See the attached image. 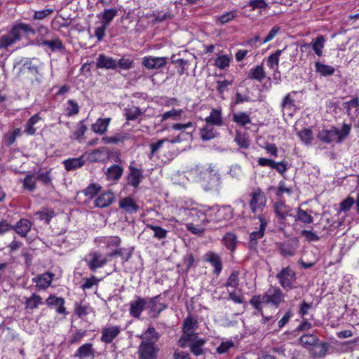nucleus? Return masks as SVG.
Here are the masks:
<instances>
[{"mask_svg": "<svg viewBox=\"0 0 359 359\" xmlns=\"http://www.w3.org/2000/svg\"><path fill=\"white\" fill-rule=\"evenodd\" d=\"M161 334L154 327H149L140 336L142 339L137 350L138 359H156L158 356L159 347L157 341Z\"/></svg>", "mask_w": 359, "mask_h": 359, "instance_id": "1", "label": "nucleus"}, {"mask_svg": "<svg viewBox=\"0 0 359 359\" xmlns=\"http://www.w3.org/2000/svg\"><path fill=\"white\" fill-rule=\"evenodd\" d=\"M223 242L227 249L233 252L237 244V237L234 233H226L223 237Z\"/></svg>", "mask_w": 359, "mask_h": 359, "instance_id": "45", "label": "nucleus"}, {"mask_svg": "<svg viewBox=\"0 0 359 359\" xmlns=\"http://www.w3.org/2000/svg\"><path fill=\"white\" fill-rule=\"evenodd\" d=\"M266 203V198L261 189L257 188L251 193L250 207L253 213H255L257 210H262Z\"/></svg>", "mask_w": 359, "mask_h": 359, "instance_id": "7", "label": "nucleus"}, {"mask_svg": "<svg viewBox=\"0 0 359 359\" xmlns=\"http://www.w3.org/2000/svg\"><path fill=\"white\" fill-rule=\"evenodd\" d=\"M205 344L204 339L200 338L198 335H189L186 338H180L178 345L182 348H190L191 352L196 356L204 354L203 346Z\"/></svg>", "mask_w": 359, "mask_h": 359, "instance_id": "4", "label": "nucleus"}, {"mask_svg": "<svg viewBox=\"0 0 359 359\" xmlns=\"http://www.w3.org/2000/svg\"><path fill=\"white\" fill-rule=\"evenodd\" d=\"M119 326H110L104 327L102 330L101 341L105 344H110L120 334Z\"/></svg>", "mask_w": 359, "mask_h": 359, "instance_id": "18", "label": "nucleus"}, {"mask_svg": "<svg viewBox=\"0 0 359 359\" xmlns=\"http://www.w3.org/2000/svg\"><path fill=\"white\" fill-rule=\"evenodd\" d=\"M91 259L88 261V266L90 271H95L97 269L105 265L108 260L99 252H93L89 254Z\"/></svg>", "mask_w": 359, "mask_h": 359, "instance_id": "13", "label": "nucleus"}, {"mask_svg": "<svg viewBox=\"0 0 359 359\" xmlns=\"http://www.w3.org/2000/svg\"><path fill=\"white\" fill-rule=\"evenodd\" d=\"M316 71L322 76H329L333 75L335 72V69L330 65L323 64L320 62L315 63Z\"/></svg>", "mask_w": 359, "mask_h": 359, "instance_id": "34", "label": "nucleus"}, {"mask_svg": "<svg viewBox=\"0 0 359 359\" xmlns=\"http://www.w3.org/2000/svg\"><path fill=\"white\" fill-rule=\"evenodd\" d=\"M127 138V134L116 133L111 137H103L102 138V142L104 144H118L119 142H123Z\"/></svg>", "mask_w": 359, "mask_h": 359, "instance_id": "48", "label": "nucleus"}, {"mask_svg": "<svg viewBox=\"0 0 359 359\" xmlns=\"http://www.w3.org/2000/svg\"><path fill=\"white\" fill-rule=\"evenodd\" d=\"M46 303L49 306H57V312L65 313V308L64 306L65 300L62 297H57L55 295H50L46 299Z\"/></svg>", "mask_w": 359, "mask_h": 359, "instance_id": "31", "label": "nucleus"}, {"mask_svg": "<svg viewBox=\"0 0 359 359\" xmlns=\"http://www.w3.org/2000/svg\"><path fill=\"white\" fill-rule=\"evenodd\" d=\"M125 116L128 121H134L143 114L140 108L138 107H133L131 108L125 109Z\"/></svg>", "mask_w": 359, "mask_h": 359, "instance_id": "51", "label": "nucleus"}, {"mask_svg": "<svg viewBox=\"0 0 359 359\" xmlns=\"http://www.w3.org/2000/svg\"><path fill=\"white\" fill-rule=\"evenodd\" d=\"M200 178L206 183V189H212L219 185L220 175L212 165L200 171Z\"/></svg>", "mask_w": 359, "mask_h": 359, "instance_id": "5", "label": "nucleus"}, {"mask_svg": "<svg viewBox=\"0 0 359 359\" xmlns=\"http://www.w3.org/2000/svg\"><path fill=\"white\" fill-rule=\"evenodd\" d=\"M32 227V222L27 219H20L13 227L15 231L21 236L25 237L27 233L30 231Z\"/></svg>", "mask_w": 359, "mask_h": 359, "instance_id": "23", "label": "nucleus"}, {"mask_svg": "<svg viewBox=\"0 0 359 359\" xmlns=\"http://www.w3.org/2000/svg\"><path fill=\"white\" fill-rule=\"evenodd\" d=\"M128 169L129 172L127 176L128 184L137 188L144 178L142 170L134 167L132 163L129 165Z\"/></svg>", "mask_w": 359, "mask_h": 359, "instance_id": "12", "label": "nucleus"}, {"mask_svg": "<svg viewBox=\"0 0 359 359\" xmlns=\"http://www.w3.org/2000/svg\"><path fill=\"white\" fill-rule=\"evenodd\" d=\"M69 106L67 108V115L72 116L76 115L79 111V107L78 104L73 100H69L67 101Z\"/></svg>", "mask_w": 359, "mask_h": 359, "instance_id": "62", "label": "nucleus"}, {"mask_svg": "<svg viewBox=\"0 0 359 359\" xmlns=\"http://www.w3.org/2000/svg\"><path fill=\"white\" fill-rule=\"evenodd\" d=\"M117 13L118 11L116 8L105 9L99 15V17L101 18L102 20L101 24L108 27Z\"/></svg>", "mask_w": 359, "mask_h": 359, "instance_id": "36", "label": "nucleus"}, {"mask_svg": "<svg viewBox=\"0 0 359 359\" xmlns=\"http://www.w3.org/2000/svg\"><path fill=\"white\" fill-rule=\"evenodd\" d=\"M235 142L238 145L244 149H247L250 146L249 140L244 137L240 132L237 131L235 137Z\"/></svg>", "mask_w": 359, "mask_h": 359, "instance_id": "63", "label": "nucleus"}, {"mask_svg": "<svg viewBox=\"0 0 359 359\" xmlns=\"http://www.w3.org/2000/svg\"><path fill=\"white\" fill-rule=\"evenodd\" d=\"M298 136L306 144H311L313 140V133L311 129L304 128L298 133Z\"/></svg>", "mask_w": 359, "mask_h": 359, "instance_id": "58", "label": "nucleus"}, {"mask_svg": "<svg viewBox=\"0 0 359 359\" xmlns=\"http://www.w3.org/2000/svg\"><path fill=\"white\" fill-rule=\"evenodd\" d=\"M258 219L260 222L259 229L257 231H253L250 235L249 246L250 248H254L257 245V241L262 238L264 235V231L266 226V222L262 216L259 215Z\"/></svg>", "mask_w": 359, "mask_h": 359, "instance_id": "17", "label": "nucleus"}, {"mask_svg": "<svg viewBox=\"0 0 359 359\" xmlns=\"http://www.w3.org/2000/svg\"><path fill=\"white\" fill-rule=\"evenodd\" d=\"M325 42V39L323 35H319L315 40L312 41V48L318 56L323 55V48H324Z\"/></svg>", "mask_w": 359, "mask_h": 359, "instance_id": "46", "label": "nucleus"}, {"mask_svg": "<svg viewBox=\"0 0 359 359\" xmlns=\"http://www.w3.org/2000/svg\"><path fill=\"white\" fill-rule=\"evenodd\" d=\"M123 169L118 165H113L107 169L106 173L107 178L111 180H118L123 175Z\"/></svg>", "mask_w": 359, "mask_h": 359, "instance_id": "41", "label": "nucleus"}, {"mask_svg": "<svg viewBox=\"0 0 359 359\" xmlns=\"http://www.w3.org/2000/svg\"><path fill=\"white\" fill-rule=\"evenodd\" d=\"M161 294H158L149 299L147 304V307L148 309H149L150 311H155L158 309H161V311H163L168 308L167 304L161 303L159 302Z\"/></svg>", "mask_w": 359, "mask_h": 359, "instance_id": "35", "label": "nucleus"}, {"mask_svg": "<svg viewBox=\"0 0 359 359\" xmlns=\"http://www.w3.org/2000/svg\"><path fill=\"white\" fill-rule=\"evenodd\" d=\"M89 309L90 306L88 305H83L81 302L80 303H76L74 312L79 318H82L88 313Z\"/></svg>", "mask_w": 359, "mask_h": 359, "instance_id": "60", "label": "nucleus"}, {"mask_svg": "<svg viewBox=\"0 0 359 359\" xmlns=\"http://www.w3.org/2000/svg\"><path fill=\"white\" fill-rule=\"evenodd\" d=\"M208 210V224L213 223L219 224L225 220L224 217V211L218 208V206H212L207 208Z\"/></svg>", "mask_w": 359, "mask_h": 359, "instance_id": "16", "label": "nucleus"}, {"mask_svg": "<svg viewBox=\"0 0 359 359\" xmlns=\"http://www.w3.org/2000/svg\"><path fill=\"white\" fill-rule=\"evenodd\" d=\"M168 60L167 57L147 56L142 58V65L149 70L158 69L165 67Z\"/></svg>", "mask_w": 359, "mask_h": 359, "instance_id": "8", "label": "nucleus"}, {"mask_svg": "<svg viewBox=\"0 0 359 359\" xmlns=\"http://www.w3.org/2000/svg\"><path fill=\"white\" fill-rule=\"evenodd\" d=\"M11 29L15 38L19 41L21 39L22 35L28 37L29 35H34L36 34L35 29L30 25L22 22L15 24Z\"/></svg>", "mask_w": 359, "mask_h": 359, "instance_id": "11", "label": "nucleus"}, {"mask_svg": "<svg viewBox=\"0 0 359 359\" xmlns=\"http://www.w3.org/2000/svg\"><path fill=\"white\" fill-rule=\"evenodd\" d=\"M39 46H46L53 52L65 49V46H64L62 41L59 38H56L53 40H50V41L43 40L39 43Z\"/></svg>", "mask_w": 359, "mask_h": 359, "instance_id": "38", "label": "nucleus"}, {"mask_svg": "<svg viewBox=\"0 0 359 359\" xmlns=\"http://www.w3.org/2000/svg\"><path fill=\"white\" fill-rule=\"evenodd\" d=\"M296 220H299L305 224H311L313 222V218L310 214H308L306 211L298 208Z\"/></svg>", "mask_w": 359, "mask_h": 359, "instance_id": "54", "label": "nucleus"}, {"mask_svg": "<svg viewBox=\"0 0 359 359\" xmlns=\"http://www.w3.org/2000/svg\"><path fill=\"white\" fill-rule=\"evenodd\" d=\"M53 280V274L51 273H45L33 279L34 282L36 283V286L40 288L48 287Z\"/></svg>", "mask_w": 359, "mask_h": 359, "instance_id": "29", "label": "nucleus"}, {"mask_svg": "<svg viewBox=\"0 0 359 359\" xmlns=\"http://www.w3.org/2000/svg\"><path fill=\"white\" fill-rule=\"evenodd\" d=\"M200 135L203 141H208L216 137L217 132L212 125L206 123V125L201 129Z\"/></svg>", "mask_w": 359, "mask_h": 359, "instance_id": "32", "label": "nucleus"}, {"mask_svg": "<svg viewBox=\"0 0 359 359\" xmlns=\"http://www.w3.org/2000/svg\"><path fill=\"white\" fill-rule=\"evenodd\" d=\"M283 50H276L275 53L271 54L267 60V65L270 69H277L278 67L279 57Z\"/></svg>", "mask_w": 359, "mask_h": 359, "instance_id": "49", "label": "nucleus"}, {"mask_svg": "<svg viewBox=\"0 0 359 359\" xmlns=\"http://www.w3.org/2000/svg\"><path fill=\"white\" fill-rule=\"evenodd\" d=\"M329 347L330 344L327 342H322L319 341L318 344L310 350V352L314 357L324 358L327 352Z\"/></svg>", "mask_w": 359, "mask_h": 359, "instance_id": "27", "label": "nucleus"}, {"mask_svg": "<svg viewBox=\"0 0 359 359\" xmlns=\"http://www.w3.org/2000/svg\"><path fill=\"white\" fill-rule=\"evenodd\" d=\"M18 41L19 40L15 38L14 34H13V30L11 29L8 34L3 35L0 38V48H6Z\"/></svg>", "mask_w": 359, "mask_h": 359, "instance_id": "40", "label": "nucleus"}, {"mask_svg": "<svg viewBox=\"0 0 359 359\" xmlns=\"http://www.w3.org/2000/svg\"><path fill=\"white\" fill-rule=\"evenodd\" d=\"M114 200V194L108 191L98 196L94 201L95 207L104 208L110 205Z\"/></svg>", "mask_w": 359, "mask_h": 359, "instance_id": "21", "label": "nucleus"}, {"mask_svg": "<svg viewBox=\"0 0 359 359\" xmlns=\"http://www.w3.org/2000/svg\"><path fill=\"white\" fill-rule=\"evenodd\" d=\"M91 161L95 162L98 161H104V160L109 158V149L105 147H100L97 149H95L90 154Z\"/></svg>", "mask_w": 359, "mask_h": 359, "instance_id": "24", "label": "nucleus"}, {"mask_svg": "<svg viewBox=\"0 0 359 359\" xmlns=\"http://www.w3.org/2000/svg\"><path fill=\"white\" fill-rule=\"evenodd\" d=\"M298 248V240L297 238H291L285 242L278 244L280 253L284 257H292L295 255Z\"/></svg>", "mask_w": 359, "mask_h": 359, "instance_id": "9", "label": "nucleus"}, {"mask_svg": "<svg viewBox=\"0 0 359 359\" xmlns=\"http://www.w3.org/2000/svg\"><path fill=\"white\" fill-rule=\"evenodd\" d=\"M203 261L210 263L214 268L213 273L218 276L222 270V262L220 256L212 251H208L203 256Z\"/></svg>", "mask_w": 359, "mask_h": 359, "instance_id": "10", "label": "nucleus"}, {"mask_svg": "<svg viewBox=\"0 0 359 359\" xmlns=\"http://www.w3.org/2000/svg\"><path fill=\"white\" fill-rule=\"evenodd\" d=\"M36 178L34 172H29L23 180V188L28 191H33L36 189Z\"/></svg>", "mask_w": 359, "mask_h": 359, "instance_id": "43", "label": "nucleus"}, {"mask_svg": "<svg viewBox=\"0 0 359 359\" xmlns=\"http://www.w3.org/2000/svg\"><path fill=\"white\" fill-rule=\"evenodd\" d=\"M41 117L38 114H34L31 116L27 121L25 126V133L29 135H33L36 133V128H34V125L41 120Z\"/></svg>", "mask_w": 359, "mask_h": 359, "instance_id": "42", "label": "nucleus"}, {"mask_svg": "<svg viewBox=\"0 0 359 359\" xmlns=\"http://www.w3.org/2000/svg\"><path fill=\"white\" fill-rule=\"evenodd\" d=\"M248 77L259 82L262 81L266 77V74L262 65H258L255 68L251 69L248 73Z\"/></svg>", "mask_w": 359, "mask_h": 359, "instance_id": "39", "label": "nucleus"}, {"mask_svg": "<svg viewBox=\"0 0 359 359\" xmlns=\"http://www.w3.org/2000/svg\"><path fill=\"white\" fill-rule=\"evenodd\" d=\"M276 278L285 290H290L294 288L292 284L296 280V273L290 266L283 268L276 275Z\"/></svg>", "mask_w": 359, "mask_h": 359, "instance_id": "6", "label": "nucleus"}, {"mask_svg": "<svg viewBox=\"0 0 359 359\" xmlns=\"http://www.w3.org/2000/svg\"><path fill=\"white\" fill-rule=\"evenodd\" d=\"M191 217L193 218V221L197 223L196 226L199 224L205 225L208 224V210L207 208L205 210H194L190 213Z\"/></svg>", "mask_w": 359, "mask_h": 359, "instance_id": "25", "label": "nucleus"}, {"mask_svg": "<svg viewBox=\"0 0 359 359\" xmlns=\"http://www.w3.org/2000/svg\"><path fill=\"white\" fill-rule=\"evenodd\" d=\"M50 172V170L46 172H34L36 180L41 182L45 185L50 184L51 183Z\"/></svg>", "mask_w": 359, "mask_h": 359, "instance_id": "61", "label": "nucleus"}, {"mask_svg": "<svg viewBox=\"0 0 359 359\" xmlns=\"http://www.w3.org/2000/svg\"><path fill=\"white\" fill-rule=\"evenodd\" d=\"M273 209L276 216L283 222L286 219L287 217L292 216V208L287 205L283 201H278L273 205Z\"/></svg>", "mask_w": 359, "mask_h": 359, "instance_id": "15", "label": "nucleus"}, {"mask_svg": "<svg viewBox=\"0 0 359 359\" xmlns=\"http://www.w3.org/2000/svg\"><path fill=\"white\" fill-rule=\"evenodd\" d=\"M299 342L305 347L312 346L314 347L320 341L319 338L313 334H304L299 339Z\"/></svg>", "mask_w": 359, "mask_h": 359, "instance_id": "47", "label": "nucleus"}, {"mask_svg": "<svg viewBox=\"0 0 359 359\" xmlns=\"http://www.w3.org/2000/svg\"><path fill=\"white\" fill-rule=\"evenodd\" d=\"M119 208L130 214L136 213L139 209V206L134 199L130 196L125 197L119 201Z\"/></svg>", "mask_w": 359, "mask_h": 359, "instance_id": "22", "label": "nucleus"}, {"mask_svg": "<svg viewBox=\"0 0 359 359\" xmlns=\"http://www.w3.org/2000/svg\"><path fill=\"white\" fill-rule=\"evenodd\" d=\"M206 123L221 126L223 124L221 110L212 109L209 116L205 119Z\"/></svg>", "mask_w": 359, "mask_h": 359, "instance_id": "28", "label": "nucleus"}, {"mask_svg": "<svg viewBox=\"0 0 359 359\" xmlns=\"http://www.w3.org/2000/svg\"><path fill=\"white\" fill-rule=\"evenodd\" d=\"M21 130L20 128L15 129L12 133H8L5 136V142L7 146H11L16 140V137L20 135Z\"/></svg>", "mask_w": 359, "mask_h": 359, "instance_id": "64", "label": "nucleus"}, {"mask_svg": "<svg viewBox=\"0 0 359 359\" xmlns=\"http://www.w3.org/2000/svg\"><path fill=\"white\" fill-rule=\"evenodd\" d=\"M197 320L191 316H188L184 320L183 323V334L180 338H186L187 336L189 335H198L197 333H195L194 330L197 328Z\"/></svg>", "mask_w": 359, "mask_h": 359, "instance_id": "20", "label": "nucleus"}, {"mask_svg": "<svg viewBox=\"0 0 359 359\" xmlns=\"http://www.w3.org/2000/svg\"><path fill=\"white\" fill-rule=\"evenodd\" d=\"M90 355L94 357L93 344L90 343H86L80 346L74 354V357L79 358H85Z\"/></svg>", "mask_w": 359, "mask_h": 359, "instance_id": "30", "label": "nucleus"}, {"mask_svg": "<svg viewBox=\"0 0 359 359\" xmlns=\"http://www.w3.org/2000/svg\"><path fill=\"white\" fill-rule=\"evenodd\" d=\"M284 302V294L278 287H271L262 295H254L250 304L257 311V313L263 316L262 304L271 305L277 309Z\"/></svg>", "mask_w": 359, "mask_h": 359, "instance_id": "2", "label": "nucleus"}, {"mask_svg": "<svg viewBox=\"0 0 359 359\" xmlns=\"http://www.w3.org/2000/svg\"><path fill=\"white\" fill-rule=\"evenodd\" d=\"M239 271H233L228 278L225 286L236 288L239 284Z\"/></svg>", "mask_w": 359, "mask_h": 359, "instance_id": "57", "label": "nucleus"}, {"mask_svg": "<svg viewBox=\"0 0 359 359\" xmlns=\"http://www.w3.org/2000/svg\"><path fill=\"white\" fill-rule=\"evenodd\" d=\"M146 305L147 301L145 299L137 297L135 301L130 303V315L133 318H139Z\"/></svg>", "mask_w": 359, "mask_h": 359, "instance_id": "14", "label": "nucleus"}, {"mask_svg": "<svg viewBox=\"0 0 359 359\" xmlns=\"http://www.w3.org/2000/svg\"><path fill=\"white\" fill-rule=\"evenodd\" d=\"M351 126L350 124L344 123L341 130L332 126L330 129H323L320 130L317 137L323 142L331 143L336 142L341 143L350 134Z\"/></svg>", "mask_w": 359, "mask_h": 359, "instance_id": "3", "label": "nucleus"}, {"mask_svg": "<svg viewBox=\"0 0 359 359\" xmlns=\"http://www.w3.org/2000/svg\"><path fill=\"white\" fill-rule=\"evenodd\" d=\"M85 163V160L82 158H69L63 161V164L67 170H74L82 167Z\"/></svg>", "mask_w": 359, "mask_h": 359, "instance_id": "33", "label": "nucleus"}, {"mask_svg": "<svg viewBox=\"0 0 359 359\" xmlns=\"http://www.w3.org/2000/svg\"><path fill=\"white\" fill-rule=\"evenodd\" d=\"M232 120L233 122L236 123L237 124L241 126H245L246 124L250 123L251 122L249 115H248L245 112L233 114Z\"/></svg>", "mask_w": 359, "mask_h": 359, "instance_id": "52", "label": "nucleus"}, {"mask_svg": "<svg viewBox=\"0 0 359 359\" xmlns=\"http://www.w3.org/2000/svg\"><path fill=\"white\" fill-rule=\"evenodd\" d=\"M110 121V118H100L91 126V129L94 133L102 135L107 131Z\"/></svg>", "mask_w": 359, "mask_h": 359, "instance_id": "26", "label": "nucleus"}, {"mask_svg": "<svg viewBox=\"0 0 359 359\" xmlns=\"http://www.w3.org/2000/svg\"><path fill=\"white\" fill-rule=\"evenodd\" d=\"M146 227L154 231V237L158 240H162L167 237L168 231L160 226L147 224Z\"/></svg>", "mask_w": 359, "mask_h": 359, "instance_id": "44", "label": "nucleus"}, {"mask_svg": "<svg viewBox=\"0 0 359 359\" xmlns=\"http://www.w3.org/2000/svg\"><path fill=\"white\" fill-rule=\"evenodd\" d=\"M42 304V298L36 294H33L29 298H27L25 300L26 309H36L39 305Z\"/></svg>", "mask_w": 359, "mask_h": 359, "instance_id": "50", "label": "nucleus"}, {"mask_svg": "<svg viewBox=\"0 0 359 359\" xmlns=\"http://www.w3.org/2000/svg\"><path fill=\"white\" fill-rule=\"evenodd\" d=\"M101 186L96 183H93L88 185L83 191V194L89 198H93L95 196L101 189Z\"/></svg>", "mask_w": 359, "mask_h": 359, "instance_id": "53", "label": "nucleus"}, {"mask_svg": "<svg viewBox=\"0 0 359 359\" xmlns=\"http://www.w3.org/2000/svg\"><path fill=\"white\" fill-rule=\"evenodd\" d=\"M96 67L100 69H116L117 68L116 60L104 54H100L97 58Z\"/></svg>", "mask_w": 359, "mask_h": 359, "instance_id": "19", "label": "nucleus"}, {"mask_svg": "<svg viewBox=\"0 0 359 359\" xmlns=\"http://www.w3.org/2000/svg\"><path fill=\"white\" fill-rule=\"evenodd\" d=\"M344 109H346L347 115L350 117L351 120L354 119L353 115L351 112V109L352 107L355 108V113L359 114V97H355L353 99L350 101L346 102L343 104Z\"/></svg>", "mask_w": 359, "mask_h": 359, "instance_id": "37", "label": "nucleus"}, {"mask_svg": "<svg viewBox=\"0 0 359 359\" xmlns=\"http://www.w3.org/2000/svg\"><path fill=\"white\" fill-rule=\"evenodd\" d=\"M54 215V211L48 209L38 211L35 213V215L39 219L44 220L46 224H49Z\"/></svg>", "mask_w": 359, "mask_h": 359, "instance_id": "56", "label": "nucleus"}, {"mask_svg": "<svg viewBox=\"0 0 359 359\" xmlns=\"http://www.w3.org/2000/svg\"><path fill=\"white\" fill-rule=\"evenodd\" d=\"M117 67L124 70H128L134 67V60L130 58L121 57L116 60Z\"/></svg>", "mask_w": 359, "mask_h": 359, "instance_id": "59", "label": "nucleus"}, {"mask_svg": "<svg viewBox=\"0 0 359 359\" xmlns=\"http://www.w3.org/2000/svg\"><path fill=\"white\" fill-rule=\"evenodd\" d=\"M100 242L104 243L107 248L118 247L121 240L118 236H107L100 239Z\"/></svg>", "mask_w": 359, "mask_h": 359, "instance_id": "55", "label": "nucleus"}]
</instances>
